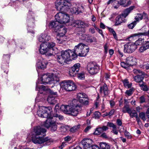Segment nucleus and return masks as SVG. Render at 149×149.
Returning a JSON list of instances; mask_svg holds the SVG:
<instances>
[{
	"label": "nucleus",
	"instance_id": "1",
	"mask_svg": "<svg viewBox=\"0 0 149 149\" xmlns=\"http://www.w3.org/2000/svg\"><path fill=\"white\" fill-rule=\"evenodd\" d=\"M56 8L57 10L61 11L55 15V19L60 24H65L70 21L69 15L63 12L70 9L72 13L78 14L84 11V7L79 4L70 2L67 0H57L55 3Z\"/></svg>",
	"mask_w": 149,
	"mask_h": 149
},
{
	"label": "nucleus",
	"instance_id": "2",
	"mask_svg": "<svg viewBox=\"0 0 149 149\" xmlns=\"http://www.w3.org/2000/svg\"><path fill=\"white\" fill-rule=\"evenodd\" d=\"M46 130L40 126H36L34 127L32 133L31 139L32 141L35 144H41L45 142L49 145V143L50 140L47 138H44L46 135Z\"/></svg>",
	"mask_w": 149,
	"mask_h": 149
},
{
	"label": "nucleus",
	"instance_id": "3",
	"mask_svg": "<svg viewBox=\"0 0 149 149\" xmlns=\"http://www.w3.org/2000/svg\"><path fill=\"white\" fill-rule=\"evenodd\" d=\"M38 109L37 111V114L40 117L47 118L43 125L47 128H49L51 123L54 120L51 114V112L52 111L51 107L40 106L39 105H38Z\"/></svg>",
	"mask_w": 149,
	"mask_h": 149
},
{
	"label": "nucleus",
	"instance_id": "4",
	"mask_svg": "<svg viewBox=\"0 0 149 149\" xmlns=\"http://www.w3.org/2000/svg\"><path fill=\"white\" fill-rule=\"evenodd\" d=\"M53 76V74L49 73L43 75L41 78H38L37 82H36V90L38 91L39 93H42L43 91H47L48 88L45 86L41 85H39V84H51L52 83Z\"/></svg>",
	"mask_w": 149,
	"mask_h": 149
},
{
	"label": "nucleus",
	"instance_id": "5",
	"mask_svg": "<svg viewBox=\"0 0 149 149\" xmlns=\"http://www.w3.org/2000/svg\"><path fill=\"white\" fill-rule=\"evenodd\" d=\"M61 54L57 57L58 62L61 64H63L67 61L75 59L77 57V55L75 53L74 51L68 49L65 51H62Z\"/></svg>",
	"mask_w": 149,
	"mask_h": 149
},
{
	"label": "nucleus",
	"instance_id": "6",
	"mask_svg": "<svg viewBox=\"0 0 149 149\" xmlns=\"http://www.w3.org/2000/svg\"><path fill=\"white\" fill-rule=\"evenodd\" d=\"M55 45V44L53 42L42 43L40 45L39 52L42 54L51 56L53 54Z\"/></svg>",
	"mask_w": 149,
	"mask_h": 149
},
{
	"label": "nucleus",
	"instance_id": "7",
	"mask_svg": "<svg viewBox=\"0 0 149 149\" xmlns=\"http://www.w3.org/2000/svg\"><path fill=\"white\" fill-rule=\"evenodd\" d=\"M74 51L77 55L80 56H86L89 50V47L82 43H79L76 45L74 49Z\"/></svg>",
	"mask_w": 149,
	"mask_h": 149
},
{
	"label": "nucleus",
	"instance_id": "8",
	"mask_svg": "<svg viewBox=\"0 0 149 149\" xmlns=\"http://www.w3.org/2000/svg\"><path fill=\"white\" fill-rule=\"evenodd\" d=\"M61 86L63 89L68 91L75 90L77 88L75 84L72 80H65L63 81Z\"/></svg>",
	"mask_w": 149,
	"mask_h": 149
},
{
	"label": "nucleus",
	"instance_id": "9",
	"mask_svg": "<svg viewBox=\"0 0 149 149\" xmlns=\"http://www.w3.org/2000/svg\"><path fill=\"white\" fill-rule=\"evenodd\" d=\"M34 15L32 11L31 10H29L27 18V22L28 23V28L27 29L28 32L31 33L33 34L34 33V32L33 31L31 30L30 28L31 29H33L34 26V18L33 17Z\"/></svg>",
	"mask_w": 149,
	"mask_h": 149
},
{
	"label": "nucleus",
	"instance_id": "10",
	"mask_svg": "<svg viewBox=\"0 0 149 149\" xmlns=\"http://www.w3.org/2000/svg\"><path fill=\"white\" fill-rule=\"evenodd\" d=\"M87 70L91 74L93 75L97 73L99 71V67L95 62L89 63L87 65Z\"/></svg>",
	"mask_w": 149,
	"mask_h": 149
},
{
	"label": "nucleus",
	"instance_id": "11",
	"mask_svg": "<svg viewBox=\"0 0 149 149\" xmlns=\"http://www.w3.org/2000/svg\"><path fill=\"white\" fill-rule=\"evenodd\" d=\"M137 47L134 42H128L124 45V51L125 53H131Z\"/></svg>",
	"mask_w": 149,
	"mask_h": 149
},
{
	"label": "nucleus",
	"instance_id": "12",
	"mask_svg": "<svg viewBox=\"0 0 149 149\" xmlns=\"http://www.w3.org/2000/svg\"><path fill=\"white\" fill-rule=\"evenodd\" d=\"M60 31H61L57 32L56 40L58 43L62 44L65 40L64 36L66 32V29L65 28H61Z\"/></svg>",
	"mask_w": 149,
	"mask_h": 149
},
{
	"label": "nucleus",
	"instance_id": "13",
	"mask_svg": "<svg viewBox=\"0 0 149 149\" xmlns=\"http://www.w3.org/2000/svg\"><path fill=\"white\" fill-rule=\"evenodd\" d=\"M93 142L91 139L84 138L82 140L81 143L84 149H93V146L91 145Z\"/></svg>",
	"mask_w": 149,
	"mask_h": 149
},
{
	"label": "nucleus",
	"instance_id": "14",
	"mask_svg": "<svg viewBox=\"0 0 149 149\" xmlns=\"http://www.w3.org/2000/svg\"><path fill=\"white\" fill-rule=\"evenodd\" d=\"M80 67V65L79 63L74 64L70 70L69 75L72 77H74L79 72Z\"/></svg>",
	"mask_w": 149,
	"mask_h": 149
},
{
	"label": "nucleus",
	"instance_id": "15",
	"mask_svg": "<svg viewBox=\"0 0 149 149\" xmlns=\"http://www.w3.org/2000/svg\"><path fill=\"white\" fill-rule=\"evenodd\" d=\"M59 24L57 21H51L49 23V26L50 28H52L54 30L55 32H58L61 31V29L65 28L62 27Z\"/></svg>",
	"mask_w": 149,
	"mask_h": 149
},
{
	"label": "nucleus",
	"instance_id": "16",
	"mask_svg": "<svg viewBox=\"0 0 149 149\" xmlns=\"http://www.w3.org/2000/svg\"><path fill=\"white\" fill-rule=\"evenodd\" d=\"M81 110V107L80 105L74 104L71 108L70 114L73 116H76L80 113Z\"/></svg>",
	"mask_w": 149,
	"mask_h": 149
},
{
	"label": "nucleus",
	"instance_id": "17",
	"mask_svg": "<svg viewBox=\"0 0 149 149\" xmlns=\"http://www.w3.org/2000/svg\"><path fill=\"white\" fill-rule=\"evenodd\" d=\"M47 63L45 59L41 58L37 62L36 64V68L37 71L38 69H44L46 68Z\"/></svg>",
	"mask_w": 149,
	"mask_h": 149
},
{
	"label": "nucleus",
	"instance_id": "18",
	"mask_svg": "<svg viewBox=\"0 0 149 149\" xmlns=\"http://www.w3.org/2000/svg\"><path fill=\"white\" fill-rule=\"evenodd\" d=\"M126 21L125 18L120 14L116 18L114 26H117L120 25L123 23H125Z\"/></svg>",
	"mask_w": 149,
	"mask_h": 149
},
{
	"label": "nucleus",
	"instance_id": "19",
	"mask_svg": "<svg viewBox=\"0 0 149 149\" xmlns=\"http://www.w3.org/2000/svg\"><path fill=\"white\" fill-rule=\"evenodd\" d=\"M50 39V36L47 33H42L39 36L38 39L40 42L46 43V42L49 41Z\"/></svg>",
	"mask_w": 149,
	"mask_h": 149
},
{
	"label": "nucleus",
	"instance_id": "20",
	"mask_svg": "<svg viewBox=\"0 0 149 149\" xmlns=\"http://www.w3.org/2000/svg\"><path fill=\"white\" fill-rule=\"evenodd\" d=\"M72 107L69 105H61L60 108L65 113L70 114Z\"/></svg>",
	"mask_w": 149,
	"mask_h": 149
},
{
	"label": "nucleus",
	"instance_id": "21",
	"mask_svg": "<svg viewBox=\"0 0 149 149\" xmlns=\"http://www.w3.org/2000/svg\"><path fill=\"white\" fill-rule=\"evenodd\" d=\"M126 62L130 66H133L136 64V60L135 58L130 56L127 58Z\"/></svg>",
	"mask_w": 149,
	"mask_h": 149
},
{
	"label": "nucleus",
	"instance_id": "22",
	"mask_svg": "<svg viewBox=\"0 0 149 149\" xmlns=\"http://www.w3.org/2000/svg\"><path fill=\"white\" fill-rule=\"evenodd\" d=\"M148 35L147 33H134L132 34L130 37L128 38L129 39L132 38V39H136L137 38H138L140 37H141L142 36H146Z\"/></svg>",
	"mask_w": 149,
	"mask_h": 149
},
{
	"label": "nucleus",
	"instance_id": "23",
	"mask_svg": "<svg viewBox=\"0 0 149 149\" xmlns=\"http://www.w3.org/2000/svg\"><path fill=\"white\" fill-rule=\"evenodd\" d=\"M134 6H131L129 8L124 10L121 15L125 18L131 12V11L134 9Z\"/></svg>",
	"mask_w": 149,
	"mask_h": 149
},
{
	"label": "nucleus",
	"instance_id": "24",
	"mask_svg": "<svg viewBox=\"0 0 149 149\" xmlns=\"http://www.w3.org/2000/svg\"><path fill=\"white\" fill-rule=\"evenodd\" d=\"M47 101L49 103L51 104H55L57 102L55 97L53 96L52 95H50L48 96L47 98Z\"/></svg>",
	"mask_w": 149,
	"mask_h": 149
},
{
	"label": "nucleus",
	"instance_id": "25",
	"mask_svg": "<svg viewBox=\"0 0 149 149\" xmlns=\"http://www.w3.org/2000/svg\"><path fill=\"white\" fill-rule=\"evenodd\" d=\"M144 74H138L136 76H135L134 77V80L138 83L141 82L144 79Z\"/></svg>",
	"mask_w": 149,
	"mask_h": 149
},
{
	"label": "nucleus",
	"instance_id": "26",
	"mask_svg": "<svg viewBox=\"0 0 149 149\" xmlns=\"http://www.w3.org/2000/svg\"><path fill=\"white\" fill-rule=\"evenodd\" d=\"M77 98L80 102H83V100L86 99L87 96L84 93H79L77 94Z\"/></svg>",
	"mask_w": 149,
	"mask_h": 149
},
{
	"label": "nucleus",
	"instance_id": "27",
	"mask_svg": "<svg viewBox=\"0 0 149 149\" xmlns=\"http://www.w3.org/2000/svg\"><path fill=\"white\" fill-rule=\"evenodd\" d=\"M100 91L101 93H104L105 95L108 94V88L106 84H104L103 86L100 87Z\"/></svg>",
	"mask_w": 149,
	"mask_h": 149
},
{
	"label": "nucleus",
	"instance_id": "28",
	"mask_svg": "<svg viewBox=\"0 0 149 149\" xmlns=\"http://www.w3.org/2000/svg\"><path fill=\"white\" fill-rule=\"evenodd\" d=\"M51 123L50 126V127H51V130L52 132H54L57 130V125L58 124V123L56 122V121L54 120H53Z\"/></svg>",
	"mask_w": 149,
	"mask_h": 149
},
{
	"label": "nucleus",
	"instance_id": "29",
	"mask_svg": "<svg viewBox=\"0 0 149 149\" xmlns=\"http://www.w3.org/2000/svg\"><path fill=\"white\" fill-rule=\"evenodd\" d=\"M122 81L125 87L127 88H131L132 83H130L128 79H125Z\"/></svg>",
	"mask_w": 149,
	"mask_h": 149
},
{
	"label": "nucleus",
	"instance_id": "30",
	"mask_svg": "<svg viewBox=\"0 0 149 149\" xmlns=\"http://www.w3.org/2000/svg\"><path fill=\"white\" fill-rule=\"evenodd\" d=\"M100 145L101 149H109L110 148L109 144L105 143H101L100 144Z\"/></svg>",
	"mask_w": 149,
	"mask_h": 149
},
{
	"label": "nucleus",
	"instance_id": "31",
	"mask_svg": "<svg viewBox=\"0 0 149 149\" xmlns=\"http://www.w3.org/2000/svg\"><path fill=\"white\" fill-rule=\"evenodd\" d=\"M108 29L109 30V32L112 33L113 35V38L116 40H118V38L116 34L115 31L113 30V29L111 28L107 27Z\"/></svg>",
	"mask_w": 149,
	"mask_h": 149
},
{
	"label": "nucleus",
	"instance_id": "32",
	"mask_svg": "<svg viewBox=\"0 0 149 149\" xmlns=\"http://www.w3.org/2000/svg\"><path fill=\"white\" fill-rule=\"evenodd\" d=\"M131 109H130L128 105H125L122 109V112L124 113H129Z\"/></svg>",
	"mask_w": 149,
	"mask_h": 149
},
{
	"label": "nucleus",
	"instance_id": "33",
	"mask_svg": "<svg viewBox=\"0 0 149 149\" xmlns=\"http://www.w3.org/2000/svg\"><path fill=\"white\" fill-rule=\"evenodd\" d=\"M128 113L129 114L130 117L132 118L134 117H135L136 118L138 116L137 113L136 111L134 110H131Z\"/></svg>",
	"mask_w": 149,
	"mask_h": 149
},
{
	"label": "nucleus",
	"instance_id": "34",
	"mask_svg": "<svg viewBox=\"0 0 149 149\" xmlns=\"http://www.w3.org/2000/svg\"><path fill=\"white\" fill-rule=\"evenodd\" d=\"M80 20H73L70 25L72 26L78 28H79Z\"/></svg>",
	"mask_w": 149,
	"mask_h": 149
},
{
	"label": "nucleus",
	"instance_id": "35",
	"mask_svg": "<svg viewBox=\"0 0 149 149\" xmlns=\"http://www.w3.org/2000/svg\"><path fill=\"white\" fill-rule=\"evenodd\" d=\"M80 125H77L74 126L70 129V131L71 132L74 133L77 131L80 128Z\"/></svg>",
	"mask_w": 149,
	"mask_h": 149
},
{
	"label": "nucleus",
	"instance_id": "36",
	"mask_svg": "<svg viewBox=\"0 0 149 149\" xmlns=\"http://www.w3.org/2000/svg\"><path fill=\"white\" fill-rule=\"evenodd\" d=\"M55 118H56V120L58 119L59 120H61L63 119V117L62 115L56 114L54 116L52 117L53 120H54Z\"/></svg>",
	"mask_w": 149,
	"mask_h": 149
},
{
	"label": "nucleus",
	"instance_id": "37",
	"mask_svg": "<svg viewBox=\"0 0 149 149\" xmlns=\"http://www.w3.org/2000/svg\"><path fill=\"white\" fill-rule=\"evenodd\" d=\"M88 26L89 25L88 24L80 20L79 28H84L86 27H88Z\"/></svg>",
	"mask_w": 149,
	"mask_h": 149
},
{
	"label": "nucleus",
	"instance_id": "38",
	"mask_svg": "<svg viewBox=\"0 0 149 149\" xmlns=\"http://www.w3.org/2000/svg\"><path fill=\"white\" fill-rule=\"evenodd\" d=\"M143 16L141 14H137L135 18V21H136L137 22L141 20Z\"/></svg>",
	"mask_w": 149,
	"mask_h": 149
},
{
	"label": "nucleus",
	"instance_id": "39",
	"mask_svg": "<svg viewBox=\"0 0 149 149\" xmlns=\"http://www.w3.org/2000/svg\"><path fill=\"white\" fill-rule=\"evenodd\" d=\"M139 86L141 87V89L143 91H147L149 90V87H147L146 85L143 84H139Z\"/></svg>",
	"mask_w": 149,
	"mask_h": 149
},
{
	"label": "nucleus",
	"instance_id": "40",
	"mask_svg": "<svg viewBox=\"0 0 149 149\" xmlns=\"http://www.w3.org/2000/svg\"><path fill=\"white\" fill-rule=\"evenodd\" d=\"M136 21H134L128 25V27L130 29H133L137 24Z\"/></svg>",
	"mask_w": 149,
	"mask_h": 149
},
{
	"label": "nucleus",
	"instance_id": "41",
	"mask_svg": "<svg viewBox=\"0 0 149 149\" xmlns=\"http://www.w3.org/2000/svg\"><path fill=\"white\" fill-rule=\"evenodd\" d=\"M134 90V89L133 88H131L129 90H127L125 93L128 96H130L133 93Z\"/></svg>",
	"mask_w": 149,
	"mask_h": 149
},
{
	"label": "nucleus",
	"instance_id": "42",
	"mask_svg": "<svg viewBox=\"0 0 149 149\" xmlns=\"http://www.w3.org/2000/svg\"><path fill=\"white\" fill-rule=\"evenodd\" d=\"M95 39V38L94 37H92L90 36H89L88 38V39H86V41L87 42H92L93 41H94Z\"/></svg>",
	"mask_w": 149,
	"mask_h": 149
},
{
	"label": "nucleus",
	"instance_id": "43",
	"mask_svg": "<svg viewBox=\"0 0 149 149\" xmlns=\"http://www.w3.org/2000/svg\"><path fill=\"white\" fill-rule=\"evenodd\" d=\"M94 118L95 119H99L101 114L100 113L99 111H95L94 113Z\"/></svg>",
	"mask_w": 149,
	"mask_h": 149
},
{
	"label": "nucleus",
	"instance_id": "44",
	"mask_svg": "<svg viewBox=\"0 0 149 149\" xmlns=\"http://www.w3.org/2000/svg\"><path fill=\"white\" fill-rule=\"evenodd\" d=\"M133 73L136 74L138 75V74H144V72L140 70H137L136 69H134L133 70Z\"/></svg>",
	"mask_w": 149,
	"mask_h": 149
},
{
	"label": "nucleus",
	"instance_id": "45",
	"mask_svg": "<svg viewBox=\"0 0 149 149\" xmlns=\"http://www.w3.org/2000/svg\"><path fill=\"white\" fill-rule=\"evenodd\" d=\"M102 132V129L100 127L96 129L94 133L95 135H100L101 133Z\"/></svg>",
	"mask_w": 149,
	"mask_h": 149
},
{
	"label": "nucleus",
	"instance_id": "46",
	"mask_svg": "<svg viewBox=\"0 0 149 149\" xmlns=\"http://www.w3.org/2000/svg\"><path fill=\"white\" fill-rule=\"evenodd\" d=\"M77 77L80 79H84V72H81L78 74Z\"/></svg>",
	"mask_w": 149,
	"mask_h": 149
},
{
	"label": "nucleus",
	"instance_id": "47",
	"mask_svg": "<svg viewBox=\"0 0 149 149\" xmlns=\"http://www.w3.org/2000/svg\"><path fill=\"white\" fill-rule=\"evenodd\" d=\"M139 117L143 120L145 121L146 120V118L145 114L144 113L141 112L139 114Z\"/></svg>",
	"mask_w": 149,
	"mask_h": 149
},
{
	"label": "nucleus",
	"instance_id": "48",
	"mask_svg": "<svg viewBox=\"0 0 149 149\" xmlns=\"http://www.w3.org/2000/svg\"><path fill=\"white\" fill-rule=\"evenodd\" d=\"M53 80L52 83H54L53 82L54 81H56V82H58L59 81V77L53 74Z\"/></svg>",
	"mask_w": 149,
	"mask_h": 149
},
{
	"label": "nucleus",
	"instance_id": "49",
	"mask_svg": "<svg viewBox=\"0 0 149 149\" xmlns=\"http://www.w3.org/2000/svg\"><path fill=\"white\" fill-rule=\"evenodd\" d=\"M107 126L110 127H112L113 129L115 128L116 126L113 123L111 122H108L107 123Z\"/></svg>",
	"mask_w": 149,
	"mask_h": 149
},
{
	"label": "nucleus",
	"instance_id": "50",
	"mask_svg": "<svg viewBox=\"0 0 149 149\" xmlns=\"http://www.w3.org/2000/svg\"><path fill=\"white\" fill-rule=\"evenodd\" d=\"M146 50V48L142 45V46L139 48V52L140 53H142Z\"/></svg>",
	"mask_w": 149,
	"mask_h": 149
},
{
	"label": "nucleus",
	"instance_id": "51",
	"mask_svg": "<svg viewBox=\"0 0 149 149\" xmlns=\"http://www.w3.org/2000/svg\"><path fill=\"white\" fill-rule=\"evenodd\" d=\"M125 136L128 139H131L132 136L127 131H125Z\"/></svg>",
	"mask_w": 149,
	"mask_h": 149
},
{
	"label": "nucleus",
	"instance_id": "52",
	"mask_svg": "<svg viewBox=\"0 0 149 149\" xmlns=\"http://www.w3.org/2000/svg\"><path fill=\"white\" fill-rule=\"evenodd\" d=\"M143 45L146 48V49L149 48V41H145Z\"/></svg>",
	"mask_w": 149,
	"mask_h": 149
},
{
	"label": "nucleus",
	"instance_id": "53",
	"mask_svg": "<svg viewBox=\"0 0 149 149\" xmlns=\"http://www.w3.org/2000/svg\"><path fill=\"white\" fill-rule=\"evenodd\" d=\"M121 66L125 68H126L127 67L130 66L129 65H128V64H127V63L126 62V63H125L124 62H121L120 63Z\"/></svg>",
	"mask_w": 149,
	"mask_h": 149
},
{
	"label": "nucleus",
	"instance_id": "54",
	"mask_svg": "<svg viewBox=\"0 0 149 149\" xmlns=\"http://www.w3.org/2000/svg\"><path fill=\"white\" fill-rule=\"evenodd\" d=\"M142 40L143 39L142 38H139L138 40L136 41L134 43L136 45V47H137V45H139L141 43V42L142 41Z\"/></svg>",
	"mask_w": 149,
	"mask_h": 149
},
{
	"label": "nucleus",
	"instance_id": "55",
	"mask_svg": "<svg viewBox=\"0 0 149 149\" xmlns=\"http://www.w3.org/2000/svg\"><path fill=\"white\" fill-rule=\"evenodd\" d=\"M80 103L83 104L85 105H88L89 104V102L88 100V99L87 98L86 99H84V100H83V102H80Z\"/></svg>",
	"mask_w": 149,
	"mask_h": 149
},
{
	"label": "nucleus",
	"instance_id": "56",
	"mask_svg": "<svg viewBox=\"0 0 149 149\" xmlns=\"http://www.w3.org/2000/svg\"><path fill=\"white\" fill-rule=\"evenodd\" d=\"M89 36V35H86L85 34H82L81 36V39L82 40L86 41V39H88V38Z\"/></svg>",
	"mask_w": 149,
	"mask_h": 149
},
{
	"label": "nucleus",
	"instance_id": "57",
	"mask_svg": "<svg viewBox=\"0 0 149 149\" xmlns=\"http://www.w3.org/2000/svg\"><path fill=\"white\" fill-rule=\"evenodd\" d=\"M126 2L125 0H120L118 2V3L120 5L125 6L124 5Z\"/></svg>",
	"mask_w": 149,
	"mask_h": 149
},
{
	"label": "nucleus",
	"instance_id": "58",
	"mask_svg": "<svg viewBox=\"0 0 149 149\" xmlns=\"http://www.w3.org/2000/svg\"><path fill=\"white\" fill-rule=\"evenodd\" d=\"M71 139V136H68L64 138V140L65 141L68 142L70 141Z\"/></svg>",
	"mask_w": 149,
	"mask_h": 149
},
{
	"label": "nucleus",
	"instance_id": "59",
	"mask_svg": "<svg viewBox=\"0 0 149 149\" xmlns=\"http://www.w3.org/2000/svg\"><path fill=\"white\" fill-rule=\"evenodd\" d=\"M116 123L117 125L119 126H121L122 124V123L121 120L119 119H117Z\"/></svg>",
	"mask_w": 149,
	"mask_h": 149
},
{
	"label": "nucleus",
	"instance_id": "60",
	"mask_svg": "<svg viewBox=\"0 0 149 149\" xmlns=\"http://www.w3.org/2000/svg\"><path fill=\"white\" fill-rule=\"evenodd\" d=\"M140 102L143 103L145 102V99L143 96H141L140 98Z\"/></svg>",
	"mask_w": 149,
	"mask_h": 149
},
{
	"label": "nucleus",
	"instance_id": "61",
	"mask_svg": "<svg viewBox=\"0 0 149 149\" xmlns=\"http://www.w3.org/2000/svg\"><path fill=\"white\" fill-rule=\"evenodd\" d=\"M142 66L144 69H146V70L149 69V64L148 63L144 64Z\"/></svg>",
	"mask_w": 149,
	"mask_h": 149
},
{
	"label": "nucleus",
	"instance_id": "62",
	"mask_svg": "<svg viewBox=\"0 0 149 149\" xmlns=\"http://www.w3.org/2000/svg\"><path fill=\"white\" fill-rule=\"evenodd\" d=\"M111 132H113L115 134L117 135L118 133V130H116V127L115 128L113 129Z\"/></svg>",
	"mask_w": 149,
	"mask_h": 149
},
{
	"label": "nucleus",
	"instance_id": "63",
	"mask_svg": "<svg viewBox=\"0 0 149 149\" xmlns=\"http://www.w3.org/2000/svg\"><path fill=\"white\" fill-rule=\"evenodd\" d=\"M115 112V110L114 109H112L108 113L109 116H111L113 115Z\"/></svg>",
	"mask_w": 149,
	"mask_h": 149
},
{
	"label": "nucleus",
	"instance_id": "64",
	"mask_svg": "<svg viewBox=\"0 0 149 149\" xmlns=\"http://www.w3.org/2000/svg\"><path fill=\"white\" fill-rule=\"evenodd\" d=\"M102 129V132H103L104 131H105L107 130L108 128L106 126H103L102 127H100Z\"/></svg>",
	"mask_w": 149,
	"mask_h": 149
}]
</instances>
